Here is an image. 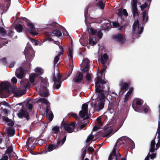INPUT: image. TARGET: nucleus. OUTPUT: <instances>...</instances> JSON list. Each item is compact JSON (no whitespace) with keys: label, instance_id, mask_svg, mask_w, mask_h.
Segmentation results:
<instances>
[{"label":"nucleus","instance_id":"37998d69","mask_svg":"<svg viewBox=\"0 0 160 160\" xmlns=\"http://www.w3.org/2000/svg\"><path fill=\"white\" fill-rule=\"evenodd\" d=\"M54 43L55 44L59 46V48L60 49V52H61V53H63V50L62 46V43L58 41H54Z\"/></svg>","mask_w":160,"mask_h":160},{"label":"nucleus","instance_id":"c85d7f7f","mask_svg":"<svg viewBox=\"0 0 160 160\" xmlns=\"http://www.w3.org/2000/svg\"><path fill=\"white\" fill-rule=\"evenodd\" d=\"M33 142L31 140V139L29 138L28 139L27 142V148L30 150H32L34 148V147H32V145H33Z\"/></svg>","mask_w":160,"mask_h":160},{"label":"nucleus","instance_id":"13d9d810","mask_svg":"<svg viewBox=\"0 0 160 160\" xmlns=\"http://www.w3.org/2000/svg\"><path fill=\"white\" fill-rule=\"evenodd\" d=\"M8 156L7 155H5L4 156L2 157L0 160H8Z\"/></svg>","mask_w":160,"mask_h":160},{"label":"nucleus","instance_id":"4c0bfd02","mask_svg":"<svg viewBox=\"0 0 160 160\" xmlns=\"http://www.w3.org/2000/svg\"><path fill=\"white\" fill-rule=\"evenodd\" d=\"M69 52L68 53V56L70 57L71 58V59L72 61V62L73 60V50L72 48H69L68 50ZM72 65H73V63H72Z\"/></svg>","mask_w":160,"mask_h":160},{"label":"nucleus","instance_id":"ddd939ff","mask_svg":"<svg viewBox=\"0 0 160 160\" xmlns=\"http://www.w3.org/2000/svg\"><path fill=\"white\" fill-rule=\"evenodd\" d=\"M83 80L82 73L80 72H78L73 77L72 81L77 83H81Z\"/></svg>","mask_w":160,"mask_h":160},{"label":"nucleus","instance_id":"423d86ee","mask_svg":"<svg viewBox=\"0 0 160 160\" xmlns=\"http://www.w3.org/2000/svg\"><path fill=\"white\" fill-rule=\"evenodd\" d=\"M9 82L4 81L0 84V97L4 98L6 97V93L9 92Z\"/></svg>","mask_w":160,"mask_h":160},{"label":"nucleus","instance_id":"f8f14e48","mask_svg":"<svg viewBox=\"0 0 160 160\" xmlns=\"http://www.w3.org/2000/svg\"><path fill=\"white\" fill-rule=\"evenodd\" d=\"M88 103L83 104L82 106V110L80 111L79 113L80 116L82 118H83L88 115Z\"/></svg>","mask_w":160,"mask_h":160},{"label":"nucleus","instance_id":"cd10ccee","mask_svg":"<svg viewBox=\"0 0 160 160\" xmlns=\"http://www.w3.org/2000/svg\"><path fill=\"white\" fill-rule=\"evenodd\" d=\"M108 57L106 53H104L100 58V61L102 64H106L108 58Z\"/></svg>","mask_w":160,"mask_h":160},{"label":"nucleus","instance_id":"f3484780","mask_svg":"<svg viewBox=\"0 0 160 160\" xmlns=\"http://www.w3.org/2000/svg\"><path fill=\"white\" fill-rule=\"evenodd\" d=\"M89 33L92 35H96L99 38H101L102 35V33L99 29L95 30L92 28H90L88 29Z\"/></svg>","mask_w":160,"mask_h":160},{"label":"nucleus","instance_id":"39448f33","mask_svg":"<svg viewBox=\"0 0 160 160\" xmlns=\"http://www.w3.org/2000/svg\"><path fill=\"white\" fill-rule=\"evenodd\" d=\"M143 30V28L140 26L138 20L135 21L132 26V33L134 37L137 38L139 36V35Z\"/></svg>","mask_w":160,"mask_h":160},{"label":"nucleus","instance_id":"b1692460","mask_svg":"<svg viewBox=\"0 0 160 160\" xmlns=\"http://www.w3.org/2000/svg\"><path fill=\"white\" fill-rule=\"evenodd\" d=\"M20 83L21 85L25 89H28L29 88L30 84L28 82V80H22Z\"/></svg>","mask_w":160,"mask_h":160},{"label":"nucleus","instance_id":"393cba45","mask_svg":"<svg viewBox=\"0 0 160 160\" xmlns=\"http://www.w3.org/2000/svg\"><path fill=\"white\" fill-rule=\"evenodd\" d=\"M26 92L25 90L18 89L15 91L14 95L15 96L18 97L25 94Z\"/></svg>","mask_w":160,"mask_h":160},{"label":"nucleus","instance_id":"f257e3e1","mask_svg":"<svg viewBox=\"0 0 160 160\" xmlns=\"http://www.w3.org/2000/svg\"><path fill=\"white\" fill-rule=\"evenodd\" d=\"M105 83L103 80H100L99 78L95 83L96 92L94 95L98 96L96 102L94 104V108L97 111H99L102 109L104 107L105 102V94L109 91V88L108 85H104V87H101L103 83Z\"/></svg>","mask_w":160,"mask_h":160},{"label":"nucleus","instance_id":"1a4fd4ad","mask_svg":"<svg viewBox=\"0 0 160 160\" xmlns=\"http://www.w3.org/2000/svg\"><path fill=\"white\" fill-rule=\"evenodd\" d=\"M116 146H115L112 153H111L109 157L108 160H119L120 159L121 155L120 153L118 152H116Z\"/></svg>","mask_w":160,"mask_h":160},{"label":"nucleus","instance_id":"09e8293b","mask_svg":"<svg viewBox=\"0 0 160 160\" xmlns=\"http://www.w3.org/2000/svg\"><path fill=\"white\" fill-rule=\"evenodd\" d=\"M117 13L118 16L122 18V8H120L118 9Z\"/></svg>","mask_w":160,"mask_h":160},{"label":"nucleus","instance_id":"58836bf2","mask_svg":"<svg viewBox=\"0 0 160 160\" xmlns=\"http://www.w3.org/2000/svg\"><path fill=\"white\" fill-rule=\"evenodd\" d=\"M35 72L38 74L41 75L43 73V70L41 68L37 67L35 70Z\"/></svg>","mask_w":160,"mask_h":160},{"label":"nucleus","instance_id":"774afa93","mask_svg":"<svg viewBox=\"0 0 160 160\" xmlns=\"http://www.w3.org/2000/svg\"><path fill=\"white\" fill-rule=\"evenodd\" d=\"M11 81L13 83H16L17 81V79L16 78L13 77L11 79Z\"/></svg>","mask_w":160,"mask_h":160},{"label":"nucleus","instance_id":"6e6d98bb","mask_svg":"<svg viewBox=\"0 0 160 160\" xmlns=\"http://www.w3.org/2000/svg\"><path fill=\"white\" fill-rule=\"evenodd\" d=\"M0 61L3 64H6L7 63V61L5 58H3L0 59Z\"/></svg>","mask_w":160,"mask_h":160},{"label":"nucleus","instance_id":"72a5a7b5","mask_svg":"<svg viewBox=\"0 0 160 160\" xmlns=\"http://www.w3.org/2000/svg\"><path fill=\"white\" fill-rule=\"evenodd\" d=\"M151 2V0H148V2H145L144 4L141 5L140 6L141 10L142 11L144 10V9L147 7H148V8Z\"/></svg>","mask_w":160,"mask_h":160},{"label":"nucleus","instance_id":"338daca9","mask_svg":"<svg viewBox=\"0 0 160 160\" xmlns=\"http://www.w3.org/2000/svg\"><path fill=\"white\" fill-rule=\"evenodd\" d=\"M85 68L83 69V71L84 72H87L89 69V66H85Z\"/></svg>","mask_w":160,"mask_h":160},{"label":"nucleus","instance_id":"7ed1b4c3","mask_svg":"<svg viewBox=\"0 0 160 160\" xmlns=\"http://www.w3.org/2000/svg\"><path fill=\"white\" fill-rule=\"evenodd\" d=\"M48 85V83L47 80L45 79H42L40 86L37 88V89L39 90V94L42 96L47 97L49 95L47 87Z\"/></svg>","mask_w":160,"mask_h":160},{"label":"nucleus","instance_id":"3c124183","mask_svg":"<svg viewBox=\"0 0 160 160\" xmlns=\"http://www.w3.org/2000/svg\"><path fill=\"white\" fill-rule=\"evenodd\" d=\"M86 125L87 123H84L82 124L77 128V131H78L79 130H82L86 126Z\"/></svg>","mask_w":160,"mask_h":160},{"label":"nucleus","instance_id":"bb28decb","mask_svg":"<svg viewBox=\"0 0 160 160\" xmlns=\"http://www.w3.org/2000/svg\"><path fill=\"white\" fill-rule=\"evenodd\" d=\"M46 113L47 117L50 121H52L53 118V115L52 112L47 108L46 110Z\"/></svg>","mask_w":160,"mask_h":160},{"label":"nucleus","instance_id":"69168bd1","mask_svg":"<svg viewBox=\"0 0 160 160\" xmlns=\"http://www.w3.org/2000/svg\"><path fill=\"white\" fill-rule=\"evenodd\" d=\"M0 33L2 34L5 33V30L4 28H0Z\"/></svg>","mask_w":160,"mask_h":160},{"label":"nucleus","instance_id":"864d4df0","mask_svg":"<svg viewBox=\"0 0 160 160\" xmlns=\"http://www.w3.org/2000/svg\"><path fill=\"white\" fill-rule=\"evenodd\" d=\"M86 148H85L84 149L83 151L82 152V159H84V158L85 157V155L86 153Z\"/></svg>","mask_w":160,"mask_h":160},{"label":"nucleus","instance_id":"7c9ffc66","mask_svg":"<svg viewBox=\"0 0 160 160\" xmlns=\"http://www.w3.org/2000/svg\"><path fill=\"white\" fill-rule=\"evenodd\" d=\"M103 0H98L97 4V6L101 9H103L105 7V4L103 2Z\"/></svg>","mask_w":160,"mask_h":160},{"label":"nucleus","instance_id":"5701e85b","mask_svg":"<svg viewBox=\"0 0 160 160\" xmlns=\"http://www.w3.org/2000/svg\"><path fill=\"white\" fill-rule=\"evenodd\" d=\"M18 115L20 118H22L24 117L28 119L29 118V116L28 112L25 111H22V112H18Z\"/></svg>","mask_w":160,"mask_h":160},{"label":"nucleus","instance_id":"603ef678","mask_svg":"<svg viewBox=\"0 0 160 160\" xmlns=\"http://www.w3.org/2000/svg\"><path fill=\"white\" fill-rule=\"evenodd\" d=\"M2 115H4L6 116L7 115L8 113V110L7 109H2Z\"/></svg>","mask_w":160,"mask_h":160},{"label":"nucleus","instance_id":"4d7b16f0","mask_svg":"<svg viewBox=\"0 0 160 160\" xmlns=\"http://www.w3.org/2000/svg\"><path fill=\"white\" fill-rule=\"evenodd\" d=\"M112 25L114 28H117L119 26V23L117 22H112Z\"/></svg>","mask_w":160,"mask_h":160},{"label":"nucleus","instance_id":"c756f323","mask_svg":"<svg viewBox=\"0 0 160 160\" xmlns=\"http://www.w3.org/2000/svg\"><path fill=\"white\" fill-rule=\"evenodd\" d=\"M38 103H42L46 104L48 106L50 105V103L45 98H40L38 99Z\"/></svg>","mask_w":160,"mask_h":160},{"label":"nucleus","instance_id":"412c9836","mask_svg":"<svg viewBox=\"0 0 160 160\" xmlns=\"http://www.w3.org/2000/svg\"><path fill=\"white\" fill-rule=\"evenodd\" d=\"M96 126H94L93 128V132L97 131L98 129L100 128L102 125L103 123L101 120L100 117H98L97 119Z\"/></svg>","mask_w":160,"mask_h":160},{"label":"nucleus","instance_id":"bf43d9fd","mask_svg":"<svg viewBox=\"0 0 160 160\" xmlns=\"http://www.w3.org/2000/svg\"><path fill=\"white\" fill-rule=\"evenodd\" d=\"M2 119L3 121L8 122L9 121V119L7 117L4 116H2Z\"/></svg>","mask_w":160,"mask_h":160},{"label":"nucleus","instance_id":"20e7f679","mask_svg":"<svg viewBox=\"0 0 160 160\" xmlns=\"http://www.w3.org/2000/svg\"><path fill=\"white\" fill-rule=\"evenodd\" d=\"M125 142H126L128 145H130L129 147L131 148L132 149L134 148V142L131 139L127 137H122L118 139L114 147L115 146H116V153L119 152L118 151H116L117 144L119 143L120 144H122L124 143Z\"/></svg>","mask_w":160,"mask_h":160},{"label":"nucleus","instance_id":"6ab92c4d","mask_svg":"<svg viewBox=\"0 0 160 160\" xmlns=\"http://www.w3.org/2000/svg\"><path fill=\"white\" fill-rule=\"evenodd\" d=\"M113 38L116 41L120 43L123 42L125 41V38L120 33H118L113 36Z\"/></svg>","mask_w":160,"mask_h":160},{"label":"nucleus","instance_id":"a19ab883","mask_svg":"<svg viewBox=\"0 0 160 160\" xmlns=\"http://www.w3.org/2000/svg\"><path fill=\"white\" fill-rule=\"evenodd\" d=\"M22 25L20 24H17L15 27V29H16V31L19 32H22Z\"/></svg>","mask_w":160,"mask_h":160},{"label":"nucleus","instance_id":"e2e57ef3","mask_svg":"<svg viewBox=\"0 0 160 160\" xmlns=\"http://www.w3.org/2000/svg\"><path fill=\"white\" fill-rule=\"evenodd\" d=\"M123 15L125 16H127L128 15V13L127 10L125 9H122V15Z\"/></svg>","mask_w":160,"mask_h":160},{"label":"nucleus","instance_id":"f704fd0d","mask_svg":"<svg viewBox=\"0 0 160 160\" xmlns=\"http://www.w3.org/2000/svg\"><path fill=\"white\" fill-rule=\"evenodd\" d=\"M89 43L90 45L92 46L94 45L96 43V40L95 38L92 37L90 36L89 39Z\"/></svg>","mask_w":160,"mask_h":160},{"label":"nucleus","instance_id":"de8ad7c7","mask_svg":"<svg viewBox=\"0 0 160 160\" xmlns=\"http://www.w3.org/2000/svg\"><path fill=\"white\" fill-rule=\"evenodd\" d=\"M57 23H56V22H53L51 24H48L47 25V27L48 28H50L52 29V27H57Z\"/></svg>","mask_w":160,"mask_h":160},{"label":"nucleus","instance_id":"5fc2aeb1","mask_svg":"<svg viewBox=\"0 0 160 160\" xmlns=\"http://www.w3.org/2000/svg\"><path fill=\"white\" fill-rule=\"evenodd\" d=\"M86 78L87 80L90 81L91 79V74L88 72L86 74Z\"/></svg>","mask_w":160,"mask_h":160},{"label":"nucleus","instance_id":"6e6552de","mask_svg":"<svg viewBox=\"0 0 160 160\" xmlns=\"http://www.w3.org/2000/svg\"><path fill=\"white\" fill-rule=\"evenodd\" d=\"M124 121L121 119H118L117 120H111L109 121L107 124V128H111L114 126H117V129L115 131H117L122 125Z\"/></svg>","mask_w":160,"mask_h":160},{"label":"nucleus","instance_id":"0e129e2a","mask_svg":"<svg viewBox=\"0 0 160 160\" xmlns=\"http://www.w3.org/2000/svg\"><path fill=\"white\" fill-rule=\"evenodd\" d=\"M26 105L28 106V109L30 110L32 108V104L30 103H27Z\"/></svg>","mask_w":160,"mask_h":160},{"label":"nucleus","instance_id":"f03ea898","mask_svg":"<svg viewBox=\"0 0 160 160\" xmlns=\"http://www.w3.org/2000/svg\"><path fill=\"white\" fill-rule=\"evenodd\" d=\"M61 129V127L57 126H55L52 129V134L56 138H58L57 147L62 145L66 140V136L61 134L60 131Z\"/></svg>","mask_w":160,"mask_h":160},{"label":"nucleus","instance_id":"9d476101","mask_svg":"<svg viewBox=\"0 0 160 160\" xmlns=\"http://www.w3.org/2000/svg\"><path fill=\"white\" fill-rule=\"evenodd\" d=\"M61 76L59 74V73L57 74V78L55 77H53L52 78V80L54 82V83L53 85V88L55 89H59L61 86Z\"/></svg>","mask_w":160,"mask_h":160},{"label":"nucleus","instance_id":"a878e982","mask_svg":"<svg viewBox=\"0 0 160 160\" xmlns=\"http://www.w3.org/2000/svg\"><path fill=\"white\" fill-rule=\"evenodd\" d=\"M133 90L132 88H130L129 91L126 94L124 98V102H126L128 100V99L130 98L132 96V92Z\"/></svg>","mask_w":160,"mask_h":160},{"label":"nucleus","instance_id":"e433bc0d","mask_svg":"<svg viewBox=\"0 0 160 160\" xmlns=\"http://www.w3.org/2000/svg\"><path fill=\"white\" fill-rule=\"evenodd\" d=\"M37 77V75L35 74L30 75L29 76V80L30 82L32 83H34Z\"/></svg>","mask_w":160,"mask_h":160},{"label":"nucleus","instance_id":"2eb2a0df","mask_svg":"<svg viewBox=\"0 0 160 160\" xmlns=\"http://www.w3.org/2000/svg\"><path fill=\"white\" fill-rule=\"evenodd\" d=\"M103 67L102 68V69L101 71L100 72V73H99V74H100L99 75H98V77L96 78L95 79V83L96 82V81L97 80V79L98 78H100V80H103L105 82V83H103V85L101 86V87H104V85H107V84H106V82L104 80V79H105L104 78V75H105V73L104 72L106 70V66H105V64H103Z\"/></svg>","mask_w":160,"mask_h":160},{"label":"nucleus","instance_id":"680f3d73","mask_svg":"<svg viewBox=\"0 0 160 160\" xmlns=\"http://www.w3.org/2000/svg\"><path fill=\"white\" fill-rule=\"evenodd\" d=\"M2 104L6 106H8V104L6 102H0V107Z\"/></svg>","mask_w":160,"mask_h":160},{"label":"nucleus","instance_id":"aec40b11","mask_svg":"<svg viewBox=\"0 0 160 160\" xmlns=\"http://www.w3.org/2000/svg\"><path fill=\"white\" fill-rule=\"evenodd\" d=\"M15 74L18 78L20 79L22 78L24 76V72L23 69L20 67L17 69Z\"/></svg>","mask_w":160,"mask_h":160},{"label":"nucleus","instance_id":"4be33fe9","mask_svg":"<svg viewBox=\"0 0 160 160\" xmlns=\"http://www.w3.org/2000/svg\"><path fill=\"white\" fill-rule=\"evenodd\" d=\"M28 25L30 28L29 30L31 34L33 35H36L38 34V33L35 30L33 23H28Z\"/></svg>","mask_w":160,"mask_h":160},{"label":"nucleus","instance_id":"79ce46f5","mask_svg":"<svg viewBox=\"0 0 160 160\" xmlns=\"http://www.w3.org/2000/svg\"><path fill=\"white\" fill-rule=\"evenodd\" d=\"M62 53H61V52H60L59 53L58 55L55 57L54 61V64H56L58 62L59 59V58L60 55Z\"/></svg>","mask_w":160,"mask_h":160},{"label":"nucleus","instance_id":"8fccbe9b","mask_svg":"<svg viewBox=\"0 0 160 160\" xmlns=\"http://www.w3.org/2000/svg\"><path fill=\"white\" fill-rule=\"evenodd\" d=\"M140 109L142 110V111L141 112H142L143 110L144 112L146 113L148 112V107L146 106H145L142 108H141Z\"/></svg>","mask_w":160,"mask_h":160},{"label":"nucleus","instance_id":"dca6fc26","mask_svg":"<svg viewBox=\"0 0 160 160\" xmlns=\"http://www.w3.org/2000/svg\"><path fill=\"white\" fill-rule=\"evenodd\" d=\"M63 127L65 130L69 133H71L74 131L75 123L74 122L71 123L70 124H65Z\"/></svg>","mask_w":160,"mask_h":160},{"label":"nucleus","instance_id":"9b49d317","mask_svg":"<svg viewBox=\"0 0 160 160\" xmlns=\"http://www.w3.org/2000/svg\"><path fill=\"white\" fill-rule=\"evenodd\" d=\"M138 0H132L131 2L132 10L133 16L138 17V12L137 8Z\"/></svg>","mask_w":160,"mask_h":160},{"label":"nucleus","instance_id":"2f4dec72","mask_svg":"<svg viewBox=\"0 0 160 160\" xmlns=\"http://www.w3.org/2000/svg\"><path fill=\"white\" fill-rule=\"evenodd\" d=\"M62 34L61 30H59L54 31L52 33V35L53 36H56L59 37L62 36Z\"/></svg>","mask_w":160,"mask_h":160},{"label":"nucleus","instance_id":"c9c22d12","mask_svg":"<svg viewBox=\"0 0 160 160\" xmlns=\"http://www.w3.org/2000/svg\"><path fill=\"white\" fill-rule=\"evenodd\" d=\"M7 132L10 136H12L15 134V130L13 128H11L7 130Z\"/></svg>","mask_w":160,"mask_h":160},{"label":"nucleus","instance_id":"4468645a","mask_svg":"<svg viewBox=\"0 0 160 160\" xmlns=\"http://www.w3.org/2000/svg\"><path fill=\"white\" fill-rule=\"evenodd\" d=\"M142 100L140 99L136 98L134 100V103H135L136 105L135 106L133 105L132 107L134 110L136 112H140L142 111V110L140 109L138 106L142 104Z\"/></svg>","mask_w":160,"mask_h":160},{"label":"nucleus","instance_id":"c03bdc74","mask_svg":"<svg viewBox=\"0 0 160 160\" xmlns=\"http://www.w3.org/2000/svg\"><path fill=\"white\" fill-rule=\"evenodd\" d=\"M90 60L87 58H85L83 60V64L84 66H89Z\"/></svg>","mask_w":160,"mask_h":160},{"label":"nucleus","instance_id":"052dcab7","mask_svg":"<svg viewBox=\"0 0 160 160\" xmlns=\"http://www.w3.org/2000/svg\"><path fill=\"white\" fill-rule=\"evenodd\" d=\"M111 133V132H109L108 133H105L103 134V137H109Z\"/></svg>","mask_w":160,"mask_h":160},{"label":"nucleus","instance_id":"473e14b6","mask_svg":"<svg viewBox=\"0 0 160 160\" xmlns=\"http://www.w3.org/2000/svg\"><path fill=\"white\" fill-rule=\"evenodd\" d=\"M143 23L146 22L148 20V16L146 10L143 12Z\"/></svg>","mask_w":160,"mask_h":160},{"label":"nucleus","instance_id":"a18cd8bd","mask_svg":"<svg viewBox=\"0 0 160 160\" xmlns=\"http://www.w3.org/2000/svg\"><path fill=\"white\" fill-rule=\"evenodd\" d=\"M12 147L10 146L8 148L5 152L8 155V156H10L9 154L12 152Z\"/></svg>","mask_w":160,"mask_h":160},{"label":"nucleus","instance_id":"a211bd4d","mask_svg":"<svg viewBox=\"0 0 160 160\" xmlns=\"http://www.w3.org/2000/svg\"><path fill=\"white\" fill-rule=\"evenodd\" d=\"M120 94L122 95L128 89V84L123 81H121L120 82Z\"/></svg>","mask_w":160,"mask_h":160},{"label":"nucleus","instance_id":"ea45409f","mask_svg":"<svg viewBox=\"0 0 160 160\" xmlns=\"http://www.w3.org/2000/svg\"><path fill=\"white\" fill-rule=\"evenodd\" d=\"M94 136H92L91 134L87 138L86 140L87 145H89L91 142V140L93 138Z\"/></svg>","mask_w":160,"mask_h":160},{"label":"nucleus","instance_id":"0eeeda50","mask_svg":"<svg viewBox=\"0 0 160 160\" xmlns=\"http://www.w3.org/2000/svg\"><path fill=\"white\" fill-rule=\"evenodd\" d=\"M35 52L31 46L28 43L25 48L24 54L27 61H31L34 56Z\"/></svg>","mask_w":160,"mask_h":160},{"label":"nucleus","instance_id":"49530a36","mask_svg":"<svg viewBox=\"0 0 160 160\" xmlns=\"http://www.w3.org/2000/svg\"><path fill=\"white\" fill-rule=\"evenodd\" d=\"M56 147L55 145H54L52 144L50 145L48 148L49 151H51L53 150L56 149Z\"/></svg>","mask_w":160,"mask_h":160}]
</instances>
